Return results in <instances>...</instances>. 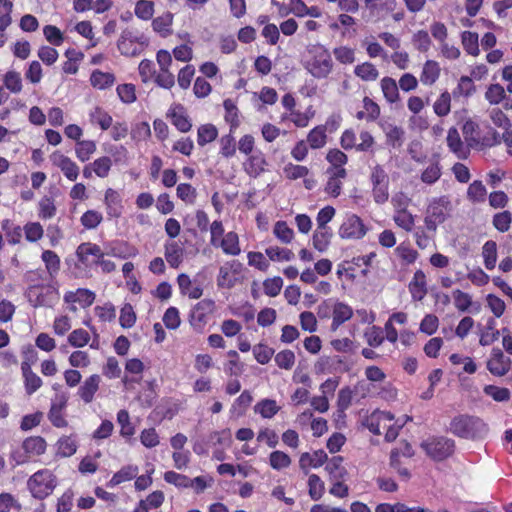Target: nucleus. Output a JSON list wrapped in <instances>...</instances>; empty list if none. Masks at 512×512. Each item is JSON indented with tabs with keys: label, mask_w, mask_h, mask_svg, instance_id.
Returning <instances> with one entry per match:
<instances>
[{
	"label": "nucleus",
	"mask_w": 512,
	"mask_h": 512,
	"mask_svg": "<svg viewBox=\"0 0 512 512\" xmlns=\"http://www.w3.org/2000/svg\"><path fill=\"white\" fill-rule=\"evenodd\" d=\"M449 431L458 438L478 440L487 436L489 427L478 416L459 414L452 418Z\"/></svg>",
	"instance_id": "obj_1"
},
{
	"label": "nucleus",
	"mask_w": 512,
	"mask_h": 512,
	"mask_svg": "<svg viewBox=\"0 0 512 512\" xmlns=\"http://www.w3.org/2000/svg\"><path fill=\"white\" fill-rule=\"evenodd\" d=\"M308 59L305 69L316 79H325L333 71L334 63L329 50L322 44L311 45L308 48Z\"/></svg>",
	"instance_id": "obj_2"
},
{
	"label": "nucleus",
	"mask_w": 512,
	"mask_h": 512,
	"mask_svg": "<svg viewBox=\"0 0 512 512\" xmlns=\"http://www.w3.org/2000/svg\"><path fill=\"white\" fill-rule=\"evenodd\" d=\"M26 485L34 499L43 501L53 494L58 485V478L52 470L42 468L28 478Z\"/></svg>",
	"instance_id": "obj_3"
},
{
	"label": "nucleus",
	"mask_w": 512,
	"mask_h": 512,
	"mask_svg": "<svg viewBox=\"0 0 512 512\" xmlns=\"http://www.w3.org/2000/svg\"><path fill=\"white\" fill-rule=\"evenodd\" d=\"M47 447L48 444L44 437L29 436L22 441L20 449L10 453V459L14 462V466L24 465L29 463L32 458L44 455Z\"/></svg>",
	"instance_id": "obj_4"
},
{
	"label": "nucleus",
	"mask_w": 512,
	"mask_h": 512,
	"mask_svg": "<svg viewBox=\"0 0 512 512\" xmlns=\"http://www.w3.org/2000/svg\"><path fill=\"white\" fill-rule=\"evenodd\" d=\"M28 302L34 307H53L60 299V292L55 285H31L25 293Z\"/></svg>",
	"instance_id": "obj_5"
},
{
	"label": "nucleus",
	"mask_w": 512,
	"mask_h": 512,
	"mask_svg": "<svg viewBox=\"0 0 512 512\" xmlns=\"http://www.w3.org/2000/svg\"><path fill=\"white\" fill-rule=\"evenodd\" d=\"M421 448L434 461H443L455 451V441L444 436H432L421 443Z\"/></svg>",
	"instance_id": "obj_6"
},
{
	"label": "nucleus",
	"mask_w": 512,
	"mask_h": 512,
	"mask_svg": "<svg viewBox=\"0 0 512 512\" xmlns=\"http://www.w3.org/2000/svg\"><path fill=\"white\" fill-rule=\"evenodd\" d=\"M452 211V202L448 195L433 198L425 211L424 220L438 227L443 224Z\"/></svg>",
	"instance_id": "obj_7"
},
{
	"label": "nucleus",
	"mask_w": 512,
	"mask_h": 512,
	"mask_svg": "<svg viewBox=\"0 0 512 512\" xmlns=\"http://www.w3.org/2000/svg\"><path fill=\"white\" fill-rule=\"evenodd\" d=\"M216 310V303L214 300L205 298L197 302L189 313V323L192 328L201 332L208 324L210 317Z\"/></svg>",
	"instance_id": "obj_8"
},
{
	"label": "nucleus",
	"mask_w": 512,
	"mask_h": 512,
	"mask_svg": "<svg viewBox=\"0 0 512 512\" xmlns=\"http://www.w3.org/2000/svg\"><path fill=\"white\" fill-rule=\"evenodd\" d=\"M359 137L361 141L360 143H356L355 131L352 128L346 129L342 132L340 137V145L346 151L352 149H355L358 152L371 151L375 144V140L372 134L367 130H363L360 132Z\"/></svg>",
	"instance_id": "obj_9"
},
{
	"label": "nucleus",
	"mask_w": 512,
	"mask_h": 512,
	"mask_svg": "<svg viewBox=\"0 0 512 512\" xmlns=\"http://www.w3.org/2000/svg\"><path fill=\"white\" fill-rule=\"evenodd\" d=\"M67 404L68 397L64 393L56 394L51 400L47 418L53 427L66 428L68 426V420L66 418Z\"/></svg>",
	"instance_id": "obj_10"
},
{
	"label": "nucleus",
	"mask_w": 512,
	"mask_h": 512,
	"mask_svg": "<svg viewBox=\"0 0 512 512\" xmlns=\"http://www.w3.org/2000/svg\"><path fill=\"white\" fill-rule=\"evenodd\" d=\"M368 231L363 220L356 214H347L339 227L338 233L342 239H362Z\"/></svg>",
	"instance_id": "obj_11"
},
{
	"label": "nucleus",
	"mask_w": 512,
	"mask_h": 512,
	"mask_svg": "<svg viewBox=\"0 0 512 512\" xmlns=\"http://www.w3.org/2000/svg\"><path fill=\"white\" fill-rule=\"evenodd\" d=\"M243 269L242 263L237 260L227 261L219 268L217 286L219 289H232L239 282V275Z\"/></svg>",
	"instance_id": "obj_12"
},
{
	"label": "nucleus",
	"mask_w": 512,
	"mask_h": 512,
	"mask_svg": "<svg viewBox=\"0 0 512 512\" xmlns=\"http://www.w3.org/2000/svg\"><path fill=\"white\" fill-rule=\"evenodd\" d=\"M462 133L465 141L470 147L482 146H493L496 143V131H492V138L480 137L479 125L471 119L464 122L462 126Z\"/></svg>",
	"instance_id": "obj_13"
},
{
	"label": "nucleus",
	"mask_w": 512,
	"mask_h": 512,
	"mask_svg": "<svg viewBox=\"0 0 512 512\" xmlns=\"http://www.w3.org/2000/svg\"><path fill=\"white\" fill-rule=\"evenodd\" d=\"M143 44L133 31L124 29L117 41V48L122 55L134 57L143 51Z\"/></svg>",
	"instance_id": "obj_14"
},
{
	"label": "nucleus",
	"mask_w": 512,
	"mask_h": 512,
	"mask_svg": "<svg viewBox=\"0 0 512 512\" xmlns=\"http://www.w3.org/2000/svg\"><path fill=\"white\" fill-rule=\"evenodd\" d=\"M50 161L53 166L60 169L63 175L69 181H76L79 176V166L70 157L56 150L50 155Z\"/></svg>",
	"instance_id": "obj_15"
},
{
	"label": "nucleus",
	"mask_w": 512,
	"mask_h": 512,
	"mask_svg": "<svg viewBox=\"0 0 512 512\" xmlns=\"http://www.w3.org/2000/svg\"><path fill=\"white\" fill-rule=\"evenodd\" d=\"M96 295L95 293L87 288H78L75 291H67L64 294V302L69 304V310L71 312H76L77 307L75 306L78 303L82 308L90 307L95 301Z\"/></svg>",
	"instance_id": "obj_16"
},
{
	"label": "nucleus",
	"mask_w": 512,
	"mask_h": 512,
	"mask_svg": "<svg viewBox=\"0 0 512 512\" xmlns=\"http://www.w3.org/2000/svg\"><path fill=\"white\" fill-rule=\"evenodd\" d=\"M487 369L492 375L502 377L510 371L511 359L500 348L494 347L487 361Z\"/></svg>",
	"instance_id": "obj_17"
},
{
	"label": "nucleus",
	"mask_w": 512,
	"mask_h": 512,
	"mask_svg": "<svg viewBox=\"0 0 512 512\" xmlns=\"http://www.w3.org/2000/svg\"><path fill=\"white\" fill-rule=\"evenodd\" d=\"M76 256L85 268L94 266L97 260L104 256L101 247L95 243L83 242L76 249Z\"/></svg>",
	"instance_id": "obj_18"
},
{
	"label": "nucleus",
	"mask_w": 512,
	"mask_h": 512,
	"mask_svg": "<svg viewBox=\"0 0 512 512\" xmlns=\"http://www.w3.org/2000/svg\"><path fill=\"white\" fill-rule=\"evenodd\" d=\"M166 116L179 132L187 133L191 130V119L187 114L186 108L182 104H172L168 109Z\"/></svg>",
	"instance_id": "obj_19"
},
{
	"label": "nucleus",
	"mask_w": 512,
	"mask_h": 512,
	"mask_svg": "<svg viewBox=\"0 0 512 512\" xmlns=\"http://www.w3.org/2000/svg\"><path fill=\"white\" fill-rule=\"evenodd\" d=\"M438 227L423 219V225L413 228V237L417 247L424 250L430 247L437 235Z\"/></svg>",
	"instance_id": "obj_20"
},
{
	"label": "nucleus",
	"mask_w": 512,
	"mask_h": 512,
	"mask_svg": "<svg viewBox=\"0 0 512 512\" xmlns=\"http://www.w3.org/2000/svg\"><path fill=\"white\" fill-rule=\"evenodd\" d=\"M393 420L394 416L390 412L375 410L365 418L363 424L374 435H381Z\"/></svg>",
	"instance_id": "obj_21"
},
{
	"label": "nucleus",
	"mask_w": 512,
	"mask_h": 512,
	"mask_svg": "<svg viewBox=\"0 0 512 512\" xmlns=\"http://www.w3.org/2000/svg\"><path fill=\"white\" fill-rule=\"evenodd\" d=\"M411 299L414 302L422 301L428 294L427 277L423 270L417 269L408 284Z\"/></svg>",
	"instance_id": "obj_22"
},
{
	"label": "nucleus",
	"mask_w": 512,
	"mask_h": 512,
	"mask_svg": "<svg viewBox=\"0 0 512 512\" xmlns=\"http://www.w3.org/2000/svg\"><path fill=\"white\" fill-rule=\"evenodd\" d=\"M103 203L109 219H117L121 217L124 206L122 204L121 195L118 191L113 188H107L104 193Z\"/></svg>",
	"instance_id": "obj_23"
},
{
	"label": "nucleus",
	"mask_w": 512,
	"mask_h": 512,
	"mask_svg": "<svg viewBox=\"0 0 512 512\" xmlns=\"http://www.w3.org/2000/svg\"><path fill=\"white\" fill-rule=\"evenodd\" d=\"M100 383L101 377L98 374L90 375L79 386L77 395L85 404L93 402L95 394L99 390Z\"/></svg>",
	"instance_id": "obj_24"
},
{
	"label": "nucleus",
	"mask_w": 512,
	"mask_h": 512,
	"mask_svg": "<svg viewBox=\"0 0 512 512\" xmlns=\"http://www.w3.org/2000/svg\"><path fill=\"white\" fill-rule=\"evenodd\" d=\"M266 166L267 161L265 155L261 151H256L247 156V159L243 163L244 171L253 178L261 175L265 171Z\"/></svg>",
	"instance_id": "obj_25"
},
{
	"label": "nucleus",
	"mask_w": 512,
	"mask_h": 512,
	"mask_svg": "<svg viewBox=\"0 0 512 512\" xmlns=\"http://www.w3.org/2000/svg\"><path fill=\"white\" fill-rule=\"evenodd\" d=\"M446 142L449 150L456 155L458 159H466L469 155V148L464 145L460 134L455 127L449 128L447 132Z\"/></svg>",
	"instance_id": "obj_26"
},
{
	"label": "nucleus",
	"mask_w": 512,
	"mask_h": 512,
	"mask_svg": "<svg viewBox=\"0 0 512 512\" xmlns=\"http://www.w3.org/2000/svg\"><path fill=\"white\" fill-rule=\"evenodd\" d=\"M214 248H220L225 255L238 256L241 253L238 234L234 231L227 232Z\"/></svg>",
	"instance_id": "obj_27"
},
{
	"label": "nucleus",
	"mask_w": 512,
	"mask_h": 512,
	"mask_svg": "<svg viewBox=\"0 0 512 512\" xmlns=\"http://www.w3.org/2000/svg\"><path fill=\"white\" fill-rule=\"evenodd\" d=\"M328 180L326 182L324 191L326 194L333 198H337L342 191L343 180L347 177V172L339 171H326Z\"/></svg>",
	"instance_id": "obj_28"
},
{
	"label": "nucleus",
	"mask_w": 512,
	"mask_h": 512,
	"mask_svg": "<svg viewBox=\"0 0 512 512\" xmlns=\"http://www.w3.org/2000/svg\"><path fill=\"white\" fill-rule=\"evenodd\" d=\"M177 284L180 294L190 299H200L203 295V288L200 285H194L190 276L185 273L177 276Z\"/></svg>",
	"instance_id": "obj_29"
},
{
	"label": "nucleus",
	"mask_w": 512,
	"mask_h": 512,
	"mask_svg": "<svg viewBox=\"0 0 512 512\" xmlns=\"http://www.w3.org/2000/svg\"><path fill=\"white\" fill-rule=\"evenodd\" d=\"M21 371L24 379L25 392L30 396L43 385V381L35 372L32 371L28 362H22Z\"/></svg>",
	"instance_id": "obj_30"
},
{
	"label": "nucleus",
	"mask_w": 512,
	"mask_h": 512,
	"mask_svg": "<svg viewBox=\"0 0 512 512\" xmlns=\"http://www.w3.org/2000/svg\"><path fill=\"white\" fill-rule=\"evenodd\" d=\"M453 301L455 308L460 312L469 311L471 307H473L474 312H479L481 305L479 303H474L472 300V296L464 292L460 289H456L452 292Z\"/></svg>",
	"instance_id": "obj_31"
},
{
	"label": "nucleus",
	"mask_w": 512,
	"mask_h": 512,
	"mask_svg": "<svg viewBox=\"0 0 512 512\" xmlns=\"http://www.w3.org/2000/svg\"><path fill=\"white\" fill-rule=\"evenodd\" d=\"M441 73L440 65L435 60H427L422 67L420 82L426 86H432L439 79Z\"/></svg>",
	"instance_id": "obj_32"
},
{
	"label": "nucleus",
	"mask_w": 512,
	"mask_h": 512,
	"mask_svg": "<svg viewBox=\"0 0 512 512\" xmlns=\"http://www.w3.org/2000/svg\"><path fill=\"white\" fill-rule=\"evenodd\" d=\"M78 444L75 435H63L56 442V455L61 458H67L74 455Z\"/></svg>",
	"instance_id": "obj_33"
},
{
	"label": "nucleus",
	"mask_w": 512,
	"mask_h": 512,
	"mask_svg": "<svg viewBox=\"0 0 512 512\" xmlns=\"http://www.w3.org/2000/svg\"><path fill=\"white\" fill-rule=\"evenodd\" d=\"M353 316L352 308L342 302H338L333 307L331 329L337 330L343 323L350 320Z\"/></svg>",
	"instance_id": "obj_34"
},
{
	"label": "nucleus",
	"mask_w": 512,
	"mask_h": 512,
	"mask_svg": "<svg viewBox=\"0 0 512 512\" xmlns=\"http://www.w3.org/2000/svg\"><path fill=\"white\" fill-rule=\"evenodd\" d=\"M165 248V259L171 268H178L183 262L184 249L175 241L168 242L164 246Z\"/></svg>",
	"instance_id": "obj_35"
},
{
	"label": "nucleus",
	"mask_w": 512,
	"mask_h": 512,
	"mask_svg": "<svg viewBox=\"0 0 512 512\" xmlns=\"http://www.w3.org/2000/svg\"><path fill=\"white\" fill-rule=\"evenodd\" d=\"M362 102L364 111H358L356 118L358 120H366L367 122L376 121L381 114L380 106L368 96H365Z\"/></svg>",
	"instance_id": "obj_36"
},
{
	"label": "nucleus",
	"mask_w": 512,
	"mask_h": 512,
	"mask_svg": "<svg viewBox=\"0 0 512 512\" xmlns=\"http://www.w3.org/2000/svg\"><path fill=\"white\" fill-rule=\"evenodd\" d=\"M330 124V120L325 125H318L314 127L307 135V143L311 149H320L327 143L326 130Z\"/></svg>",
	"instance_id": "obj_37"
},
{
	"label": "nucleus",
	"mask_w": 512,
	"mask_h": 512,
	"mask_svg": "<svg viewBox=\"0 0 512 512\" xmlns=\"http://www.w3.org/2000/svg\"><path fill=\"white\" fill-rule=\"evenodd\" d=\"M342 456H333L327 461L325 470L328 472L331 481L345 480L348 472L343 466Z\"/></svg>",
	"instance_id": "obj_38"
},
{
	"label": "nucleus",
	"mask_w": 512,
	"mask_h": 512,
	"mask_svg": "<svg viewBox=\"0 0 512 512\" xmlns=\"http://www.w3.org/2000/svg\"><path fill=\"white\" fill-rule=\"evenodd\" d=\"M380 87L385 100L389 104H394L400 100L399 86L392 77H383L380 81Z\"/></svg>",
	"instance_id": "obj_39"
},
{
	"label": "nucleus",
	"mask_w": 512,
	"mask_h": 512,
	"mask_svg": "<svg viewBox=\"0 0 512 512\" xmlns=\"http://www.w3.org/2000/svg\"><path fill=\"white\" fill-rule=\"evenodd\" d=\"M381 127L385 133L387 145L393 148H399L402 146L405 134L402 127L394 124L381 125Z\"/></svg>",
	"instance_id": "obj_40"
},
{
	"label": "nucleus",
	"mask_w": 512,
	"mask_h": 512,
	"mask_svg": "<svg viewBox=\"0 0 512 512\" xmlns=\"http://www.w3.org/2000/svg\"><path fill=\"white\" fill-rule=\"evenodd\" d=\"M138 472L139 469L136 465L123 466L119 471L114 473L112 478L107 482V486L113 488L123 482L130 481L137 476Z\"/></svg>",
	"instance_id": "obj_41"
},
{
	"label": "nucleus",
	"mask_w": 512,
	"mask_h": 512,
	"mask_svg": "<svg viewBox=\"0 0 512 512\" xmlns=\"http://www.w3.org/2000/svg\"><path fill=\"white\" fill-rule=\"evenodd\" d=\"M218 129L212 123L201 124L197 128V144L199 147H204L207 144L214 142L218 137Z\"/></svg>",
	"instance_id": "obj_42"
},
{
	"label": "nucleus",
	"mask_w": 512,
	"mask_h": 512,
	"mask_svg": "<svg viewBox=\"0 0 512 512\" xmlns=\"http://www.w3.org/2000/svg\"><path fill=\"white\" fill-rule=\"evenodd\" d=\"M89 120L92 125H98L103 131L108 130L113 124L112 116L100 106L90 111Z\"/></svg>",
	"instance_id": "obj_43"
},
{
	"label": "nucleus",
	"mask_w": 512,
	"mask_h": 512,
	"mask_svg": "<svg viewBox=\"0 0 512 512\" xmlns=\"http://www.w3.org/2000/svg\"><path fill=\"white\" fill-rule=\"evenodd\" d=\"M326 160L330 163L328 171H339L343 170L347 172L344 167L348 162V156L338 148L330 149L326 154Z\"/></svg>",
	"instance_id": "obj_44"
},
{
	"label": "nucleus",
	"mask_w": 512,
	"mask_h": 512,
	"mask_svg": "<svg viewBox=\"0 0 512 512\" xmlns=\"http://www.w3.org/2000/svg\"><path fill=\"white\" fill-rule=\"evenodd\" d=\"M332 236L333 233L330 227H317L312 238L313 247L319 252L326 251L330 245Z\"/></svg>",
	"instance_id": "obj_45"
},
{
	"label": "nucleus",
	"mask_w": 512,
	"mask_h": 512,
	"mask_svg": "<svg viewBox=\"0 0 512 512\" xmlns=\"http://www.w3.org/2000/svg\"><path fill=\"white\" fill-rule=\"evenodd\" d=\"M173 14L166 12L152 20L153 30L160 34L162 37H167L172 34Z\"/></svg>",
	"instance_id": "obj_46"
},
{
	"label": "nucleus",
	"mask_w": 512,
	"mask_h": 512,
	"mask_svg": "<svg viewBox=\"0 0 512 512\" xmlns=\"http://www.w3.org/2000/svg\"><path fill=\"white\" fill-rule=\"evenodd\" d=\"M41 259L45 264L47 273L51 278H55L61 268V260L56 252L52 250H44Z\"/></svg>",
	"instance_id": "obj_47"
},
{
	"label": "nucleus",
	"mask_w": 512,
	"mask_h": 512,
	"mask_svg": "<svg viewBox=\"0 0 512 512\" xmlns=\"http://www.w3.org/2000/svg\"><path fill=\"white\" fill-rule=\"evenodd\" d=\"M254 411L262 418L271 419L280 411V406L275 400L265 398L256 403Z\"/></svg>",
	"instance_id": "obj_48"
},
{
	"label": "nucleus",
	"mask_w": 512,
	"mask_h": 512,
	"mask_svg": "<svg viewBox=\"0 0 512 512\" xmlns=\"http://www.w3.org/2000/svg\"><path fill=\"white\" fill-rule=\"evenodd\" d=\"M223 107L225 109L224 119L229 124L230 132L234 133L240 125L238 108L231 99L224 100Z\"/></svg>",
	"instance_id": "obj_49"
},
{
	"label": "nucleus",
	"mask_w": 512,
	"mask_h": 512,
	"mask_svg": "<svg viewBox=\"0 0 512 512\" xmlns=\"http://www.w3.org/2000/svg\"><path fill=\"white\" fill-rule=\"evenodd\" d=\"M91 85L94 88L104 90L113 86L115 82V76L110 72H103L101 70H95L90 76Z\"/></svg>",
	"instance_id": "obj_50"
},
{
	"label": "nucleus",
	"mask_w": 512,
	"mask_h": 512,
	"mask_svg": "<svg viewBox=\"0 0 512 512\" xmlns=\"http://www.w3.org/2000/svg\"><path fill=\"white\" fill-rule=\"evenodd\" d=\"M475 85L473 80L468 76H461L457 86L450 93L454 99L461 97L468 98L475 92Z\"/></svg>",
	"instance_id": "obj_51"
},
{
	"label": "nucleus",
	"mask_w": 512,
	"mask_h": 512,
	"mask_svg": "<svg viewBox=\"0 0 512 512\" xmlns=\"http://www.w3.org/2000/svg\"><path fill=\"white\" fill-rule=\"evenodd\" d=\"M413 47L420 53H427L431 46L432 40L429 32L424 29L417 30L411 37Z\"/></svg>",
	"instance_id": "obj_52"
},
{
	"label": "nucleus",
	"mask_w": 512,
	"mask_h": 512,
	"mask_svg": "<svg viewBox=\"0 0 512 512\" xmlns=\"http://www.w3.org/2000/svg\"><path fill=\"white\" fill-rule=\"evenodd\" d=\"M394 251L402 264L406 266L414 264L419 257L417 250L413 249L410 244L406 242L400 243Z\"/></svg>",
	"instance_id": "obj_53"
},
{
	"label": "nucleus",
	"mask_w": 512,
	"mask_h": 512,
	"mask_svg": "<svg viewBox=\"0 0 512 512\" xmlns=\"http://www.w3.org/2000/svg\"><path fill=\"white\" fill-rule=\"evenodd\" d=\"M57 213L55 201L52 197L44 196L38 203V217L42 220L52 219Z\"/></svg>",
	"instance_id": "obj_54"
},
{
	"label": "nucleus",
	"mask_w": 512,
	"mask_h": 512,
	"mask_svg": "<svg viewBox=\"0 0 512 512\" xmlns=\"http://www.w3.org/2000/svg\"><path fill=\"white\" fill-rule=\"evenodd\" d=\"M393 221L406 232H412L415 226V216L408 209L394 212Z\"/></svg>",
	"instance_id": "obj_55"
},
{
	"label": "nucleus",
	"mask_w": 512,
	"mask_h": 512,
	"mask_svg": "<svg viewBox=\"0 0 512 512\" xmlns=\"http://www.w3.org/2000/svg\"><path fill=\"white\" fill-rule=\"evenodd\" d=\"M500 331L496 328L494 318H489L486 323L485 331L481 334L479 343L482 346H489L499 339Z\"/></svg>",
	"instance_id": "obj_56"
},
{
	"label": "nucleus",
	"mask_w": 512,
	"mask_h": 512,
	"mask_svg": "<svg viewBox=\"0 0 512 512\" xmlns=\"http://www.w3.org/2000/svg\"><path fill=\"white\" fill-rule=\"evenodd\" d=\"M252 401L253 397L251 392L248 390L242 391V393L234 400L231 406V413L238 416L244 415Z\"/></svg>",
	"instance_id": "obj_57"
},
{
	"label": "nucleus",
	"mask_w": 512,
	"mask_h": 512,
	"mask_svg": "<svg viewBox=\"0 0 512 512\" xmlns=\"http://www.w3.org/2000/svg\"><path fill=\"white\" fill-rule=\"evenodd\" d=\"M354 74L363 81H375L379 77V71L371 62H364L354 68Z\"/></svg>",
	"instance_id": "obj_58"
},
{
	"label": "nucleus",
	"mask_w": 512,
	"mask_h": 512,
	"mask_svg": "<svg viewBox=\"0 0 512 512\" xmlns=\"http://www.w3.org/2000/svg\"><path fill=\"white\" fill-rule=\"evenodd\" d=\"M97 149L93 140H81L76 143L75 154L81 162L88 161Z\"/></svg>",
	"instance_id": "obj_59"
},
{
	"label": "nucleus",
	"mask_w": 512,
	"mask_h": 512,
	"mask_svg": "<svg viewBox=\"0 0 512 512\" xmlns=\"http://www.w3.org/2000/svg\"><path fill=\"white\" fill-rule=\"evenodd\" d=\"M467 197L473 203H482L486 200L487 190L482 181L474 180L467 189Z\"/></svg>",
	"instance_id": "obj_60"
},
{
	"label": "nucleus",
	"mask_w": 512,
	"mask_h": 512,
	"mask_svg": "<svg viewBox=\"0 0 512 512\" xmlns=\"http://www.w3.org/2000/svg\"><path fill=\"white\" fill-rule=\"evenodd\" d=\"M219 144V154L222 157L229 159L235 156L237 144L233 136V133L229 132L228 134L223 135L219 140Z\"/></svg>",
	"instance_id": "obj_61"
},
{
	"label": "nucleus",
	"mask_w": 512,
	"mask_h": 512,
	"mask_svg": "<svg viewBox=\"0 0 512 512\" xmlns=\"http://www.w3.org/2000/svg\"><path fill=\"white\" fill-rule=\"evenodd\" d=\"M273 234L283 244L291 243L294 238V231L283 220H279L274 224Z\"/></svg>",
	"instance_id": "obj_62"
},
{
	"label": "nucleus",
	"mask_w": 512,
	"mask_h": 512,
	"mask_svg": "<svg viewBox=\"0 0 512 512\" xmlns=\"http://www.w3.org/2000/svg\"><path fill=\"white\" fill-rule=\"evenodd\" d=\"M452 97L453 96L448 91H444L436 99L433 104V111L437 116L445 117L450 113Z\"/></svg>",
	"instance_id": "obj_63"
},
{
	"label": "nucleus",
	"mask_w": 512,
	"mask_h": 512,
	"mask_svg": "<svg viewBox=\"0 0 512 512\" xmlns=\"http://www.w3.org/2000/svg\"><path fill=\"white\" fill-rule=\"evenodd\" d=\"M442 175V167L439 161L432 162L421 173L420 179L423 183L432 185L436 183Z\"/></svg>",
	"instance_id": "obj_64"
}]
</instances>
